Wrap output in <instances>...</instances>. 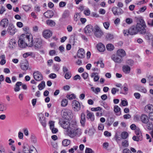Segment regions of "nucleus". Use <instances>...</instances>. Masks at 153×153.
Masks as SVG:
<instances>
[{
	"instance_id": "1",
	"label": "nucleus",
	"mask_w": 153,
	"mask_h": 153,
	"mask_svg": "<svg viewBox=\"0 0 153 153\" xmlns=\"http://www.w3.org/2000/svg\"><path fill=\"white\" fill-rule=\"evenodd\" d=\"M71 130L68 131V136L71 138L79 137L82 134V129L79 128L76 122H73L71 126Z\"/></svg>"
},
{
	"instance_id": "2",
	"label": "nucleus",
	"mask_w": 153,
	"mask_h": 153,
	"mask_svg": "<svg viewBox=\"0 0 153 153\" xmlns=\"http://www.w3.org/2000/svg\"><path fill=\"white\" fill-rule=\"evenodd\" d=\"M136 26L139 32L140 33L144 34L146 33L145 28L146 26L143 19H138Z\"/></svg>"
},
{
	"instance_id": "3",
	"label": "nucleus",
	"mask_w": 153,
	"mask_h": 153,
	"mask_svg": "<svg viewBox=\"0 0 153 153\" xmlns=\"http://www.w3.org/2000/svg\"><path fill=\"white\" fill-rule=\"evenodd\" d=\"M22 37H23V39H24L27 43L28 46L31 47L33 45V37L31 34L29 33L23 34L22 35Z\"/></svg>"
},
{
	"instance_id": "4",
	"label": "nucleus",
	"mask_w": 153,
	"mask_h": 153,
	"mask_svg": "<svg viewBox=\"0 0 153 153\" xmlns=\"http://www.w3.org/2000/svg\"><path fill=\"white\" fill-rule=\"evenodd\" d=\"M62 117L67 120H70L73 117V114L71 110L69 109H65L62 112Z\"/></svg>"
},
{
	"instance_id": "5",
	"label": "nucleus",
	"mask_w": 153,
	"mask_h": 153,
	"mask_svg": "<svg viewBox=\"0 0 153 153\" xmlns=\"http://www.w3.org/2000/svg\"><path fill=\"white\" fill-rule=\"evenodd\" d=\"M59 123L60 125L63 128L67 130L68 133L71 130V126L73 124H70L69 121H60Z\"/></svg>"
},
{
	"instance_id": "6",
	"label": "nucleus",
	"mask_w": 153,
	"mask_h": 153,
	"mask_svg": "<svg viewBox=\"0 0 153 153\" xmlns=\"http://www.w3.org/2000/svg\"><path fill=\"white\" fill-rule=\"evenodd\" d=\"M94 29V34L97 37L100 38L103 35V32L98 26H95Z\"/></svg>"
},
{
	"instance_id": "7",
	"label": "nucleus",
	"mask_w": 153,
	"mask_h": 153,
	"mask_svg": "<svg viewBox=\"0 0 153 153\" xmlns=\"http://www.w3.org/2000/svg\"><path fill=\"white\" fill-rule=\"evenodd\" d=\"M72 106L73 108L75 111H79L81 108V106L79 102L76 100H73L72 103Z\"/></svg>"
},
{
	"instance_id": "8",
	"label": "nucleus",
	"mask_w": 153,
	"mask_h": 153,
	"mask_svg": "<svg viewBox=\"0 0 153 153\" xmlns=\"http://www.w3.org/2000/svg\"><path fill=\"white\" fill-rule=\"evenodd\" d=\"M94 27L91 25H87L84 28V32L86 35H91L93 31Z\"/></svg>"
},
{
	"instance_id": "9",
	"label": "nucleus",
	"mask_w": 153,
	"mask_h": 153,
	"mask_svg": "<svg viewBox=\"0 0 153 153\" xmlns=\"http://www.w3.org/2000/svg\"><path fill=\"white\" fill-rule=\"evenodd\" d=\"M33 45L36 49L40 48L42 46V41L41 39L36 38L34 39Z\"/></svg>"
},
{
	"instance_id": "10",
	"label": "nucleus",
	"mask_w": 153,
	"mask_h": 153,
	"mask_svg": "<svg viewBox=\"0 0 153 153\" xmlns=\"http://www.w3.org/2000/svg\"><path fill=\"white\" fill-rule=\"evenodd\" d=\"M34 79L36 81H40L43 79V76L41 73L39 71H34L33 73Z\"/></svg>"
},
{
	"instance_id": "11",
	"label": "nucleus",
	"mask_w": 153,
	"mask_h": 153,
	"mask_svg": "<svg viewBox=\"0 0 153 153\" xmlns=\"http://www.w3.org/2000/svg\"><path fill=\"white\" fill-rule=\"evenodd\" d=\"M38 117L41 124L44 127H45L46 126V121L44 114L42 113L39 114Z\"/></svg>"
},
{
	"instance_id": "12",
	"label": "nucleus",
	"mask_w": 153,
	"mask_h": 153,
	"mask_svg": "<svg viewBox=\"0 0 153 153\" xmlns=\"http://www.w3.org/2000/svg\"><path fill=\"white\" fill-rule=\"evenodd\" d=\"M18 43L19 46L22 48H24L27 46V44L24 39H23V37H22V35L18 41Z\"/></svg>"
},
{
	"instance_id": "13",
	"label": "nucleus",
	"mask_w": 153,
	"mask_h": 153,
	"mask_svg": "<svg viewBox=\"0 0 153 153\" xmlns=\"http://www.w3.org/2000/svg\"><path fill=\"white\" fill-rule=\"evenodd\" d=\"M112 11L114 14L115 16L120 15L123 13V11L122 9L117 7H113L112 8Z\"/></svg>"
},
{
	"instance_id": "14",
	"label": "nucleus",
	"mask_w": 153,
	"mask_h": 153,
	"mask_svg": "<svg viewBox=\"0 0 153 153\" xmlns=\"http://www.w3.org/2000/svg\"><path fill=\"white\" fill-rule=\"evenodd\" d=\"M7 32L11 35H14L16 32V28L12 25H10L7 29Z\"/></svg>"
},
{
	"instance_id": "15",
	"label": "nucleus",
	"mask_w": 153,
	"mask_h": 153,
	"mask_svg": "<svg viewBox=\"0 0 153 153\" xmlns=\"http://www.w3.org/2000/svg\"><path fill=\"white\" fill-rule=\"evenodd\" d=\"M117 55H115L113 54L111 56V59H112L115 62L118 63H120L123 61V59L122 57H119Z\"/></svg>"
},
{
	"instance_id": "16",
	"label": "nucleus",
	"mask_w": 153,
	"mask_h": 153,
	"mask_svg": "<svg viewBox=\"0 0 153 153\" xmlns=\"http://www.w3.org/2000/svg\"><path fill=\"white\" fill-rule=\"evenodd\" d=\"M140 121L144 124H147L149 121V118L146 114H143L140 116Z\"/></svg>"
},
{
	"instance_id": "17",
	"label": "nucleus",
	"mask_w": 153,
	"mask_h": 153,
	"mask_svg": "<svg viewBox=\"0 0 153 153\" xmlns=\"http://www.w3.org/2000/svg\"><path fill=\"white\" fill-rule=\"evenodd\" d=\"M146 124V125L145 126V128L151 130L149 133L151 134L152 137L153 138V125L151 122H149Z\"/></svg>"
},
{
	"instance_id": "18",
	"label": "nucleus",
	"mask_w": 153,
	"mask_h": 153,
	"mask_svg": "<svg viewBox=\"0 0 153 153\" xmlns=\"http://www.w3.org/2000/svg\"><path fill=\"white\" fill-rule=\"evenodd\" d=\"M145 111L148 113L153 112V105L149 104L146 105L144 108Z\"/></svg>"
},
{
	"instance_id": "19",
	"label": "nucleus",
	"mask_w": 153,
	"mask_h": 153,
	"mask_svg": "<svg viewBox=\"0 0 153 153\" xmlns=\"http://www.w3.org/2000/svg\"><path fill=\"white\" fill-rule=\"evenodd\" d=\"M9 24L8 20L6 18L2 19L0 22V26L4 28H5L7 27Z\"/></svg>"
},
{
	"instance_id": "20",
	"label": "nucleus",
	"mask_w": 153,
	"mask_h": 153,
	"mask_svg": "<svg viewBox=\"0 0 153 153\" xmlns=\"http://www.w3.org/2000/svg\"><path fill=\"white\" fill-rule=\"evenodd\" d=\"M85 55L84 50L82 48H81L78 50L77 53V57L80 58H83Z\"/></svg>"
},
{
	"instance_id": "21",
	"label": "nucleus",
	"mask_w": 153,
	"mask_h": 153,
	"mask_svg": "<svg viewBox=\"0 0 153 153\" xmlns=\"http://www.w3.org/2000/svg\"><path fill=\"white\" fill-rule=\"evenodd\" d=\"M43 36L46 38L50 37L52 35V33L51 31L48 30H45L43 33Z\"/></svg>"
},
{
	"instance_id": "22",
	"label": "nucleus",
	"mask_w": 153,
	"mask_h": 153,
	"mask_svg": "<svg viewBox=\"0 0 153 153\" xmlns=\"http://www.w3.org/2000/svg\"><path fill=\"white\" fill-rule=\"evenodd\" d=\"M130 34L131 35H133L136 34L139 31L137 29L136 26H132L129 29Z\"/></svg>"
},
{
	"instance_id": "23",
	"label": "nucleus",
	"mask_w": 153,
	"mask_h": 153,
	"mask_svg": "<svg viewBox=\"0 0 153 153\" xmlns=\"http://www.w3.org/2000/svg\"><path fill=\"white\" fill-rule=\"evenodd\" d=\"M122 70L123 72L125 74H129L130 72L131 68L127 65H124L122 67Z\"/></svg>"
},
{
	"instance_id": "24",
	"label": "nucleus",
	"mask_w": 153,
	"mask_h": 153,
	"mask_svg": "<svg viewBox=\"0 0 153 153\" xmlns=\"http://www.w3.org/2000/svg\"><path fill=\"white\" fill-rule=\"evenodd\" d=\"M97 50L101 52H103L105 50V46L101 43H100L97 45Z\"/></svg>"
},
{
	"instance_id": "25",
	"label": "nucleus",
	"mask_w": 153,
	"mask_h": 153,
	"mask_svg": "<svg viewBox=\"0 0 153 153\" xmlns=\"http://www.w3.org/2000/svg\"><path fill=\"white\" fill-rule=\"evenodd\" d=\"M117 54L118 56L122 57L124 56L126 54L125 51L122 49H119L117 52Z\"/></svg>"
},
{
	"instance_id": "26",
	"label": "nucleus",
	"mask_w": 153,
	"mask_h": 153,
	"mask_svg": "<svg viewBox=\"0 0 153 153\" xmlns=\"http://www.w3.org/2000/svg\"><path fill=\"white\" fill-rule=\"evenodd\" d=\"M80 123L82 126H84L85 122V115L84 113H82L81 115Z\"/></svg>"
},
{
	"instance_id": "27",
	"label": "nucleus",
	"mask_w": 153,
	"mask_h": 153,
	"mask_svg": "<svg viewBox=\"0 0 153 153\" xmlns=\"http://www.w3.org/2000/svg\"><path fill=\"white\" fill-rule=\"evenodd\" d=\"M114 111L117 114L120 115L121 114L120 108L117 105H115L114 107Z\"/></svg>"
},
{
	"instance_id": "28",
	"label": "nucleus",
	"mask_w": 153,
	"mask_h": 153,
	"mask_svg": "<svg viewBox=\"0 0 153 153\" xmlns=\"http://www.w3.org/2000/svg\"><path fill=\"white\" fill-rule=\"evenodd\" d=\"M87 117L91 121H93L94 120V115L93 114L89 112H88V113H87Z\"/></svg>"
},
{
	"instance_id": "29",
	"label": "nucleus",
	"mask_w": 153,
	"mask_h": 153,
	"mask_svg": "<svg viewBox=\"0 0 153 153\" xmlns=\"http://www.w3.org/2000/svg\"><path fill=\"white\" fill-rule=\"evenodd\" d=\"M71 143V141L68 139L64 140L62 141V145L66 147L69 145Z\"/></svg>"
},
{
	"instance_id": "30",
	"label": "nucleus",
	"mask_w": 153,
	"mask_h": 153,
	"mask_svg": "<svg viewBox=\"0 0 153 153\" xmlns=\"http://www.w3.org/2000/svg\"><path fill=\"white\" fill-rule=\"evenodd\" d=\"M16 43V42L14 39H11L9 42V47H10L11 48H13L15 47Z\"/></svg>"
},
{
	"instance_id": "31",
	"label": "nucleus",
	"mask_w": 153,
	"mask_h": 153,
	"mask_svg": "<svg viewBox=\"0 0 153 153\" xmlns=\"http://www.w3.org/2000/svg\"><path fill=\"white\" fill-rule=\"evenodd\" d=\"M7 105L6 104L4 103H0V111H5L7 110Z\"/></svg>"
},
{
	"instance_id": "32",
	"label": "nucleus",
	"mask_w": 153,
	"mask_h": 153,
	"mask_svg": "<svg viewBox=\"0 0 153 153\" xmlns=\"http://www.w3.org/2000/svg\"><path fill=\"white\" fill-rule=\"evenodd\" d=\"M46 24L51 27L54 26L55 25V22L53 20L48 19L46 21Z\"/></svg>"
},
{
	"instance_id": "33",
	"label": "nucleus",
	"mask_w": 153,
	"mask_h": 153,
	"mask_svg": "<svg viewBox=\"0 0 153 153\" xmlns=\"http://www.w3.org/2000/svg\"><path fill=\"white\" fill-rule=\"evenodd\" d=\"M22 85V82H17L16 84V87L14 88V91L16 92L19 91L20 89L19 86Z\"/></svg>"
},
{
	"instance_id": "34",
	"label": "nucleus",
	"mask_w": 153,
	"mask_h": 153,
	"mask_svg": "<svg viewBox=\"0 0 153 153\" xmlns=\"http://www.w3.org/2000/svg\"><path fill=\"white\" fill-rule=\"evenodd\" d=\"M135 132L136 136L143 138L141 132L139 128H136L135 130Z\"/></svg>"
},
{
	"instance_id": "35",
	"label": "nucleus",
	"mask_w": 153,
	"mask_h": 153,
	"mask_svg": "<svg viewBox=\"0 0 153 153\" xmlns=\"http://www.w3.org/2000/svg\"><path fill=\"white\" fill-rule=\"evenodd\" d=\"M28 63L25 62L22 63L21 66V69L23 70H26L28 68Z\"/></svg>"
},
{
	"instance_id": "36",
	"label": "nucleus",
	"mask_w": 153,
	"mask_h": 153,
	"mask_svg": "<svg viewBox=\"0 0 153 153\" xmlns=\"http://www.w3.org/2000/svg\"><path fill=\"white\" fill-rule=\"evenodd\" d=\"M52 12L51 11H47L44 13V16L48 18L51 17L53 16Z\"/></svg>"
},
{
	"instance_id": "37",
	"label": "nucleus",
	"mask_w": 153,
	"mask_h": 153,
	"mask_svg": "<svg viewBox=\"0 0 153 153\" xmlns=\"http://www.w3.org/2000/svg\"><path fill=\"white\" fill-rule=\"evenodd\" d=\"M114 138L116 141L118 143L120 142L122 139L121 137H120V136L119 133L118 134V133H116L114 136Z\"/></svg>"
},
{
	"instance_id": "38",
	"label": "nucleus",
	"mask_w": 153,
	"mask_h": 153,
	"mask_svg": "<svg viewBox=\"0 0 153 153\" xmlns=\"http://www.w3.org/2000/svg\"><path fill=\"white\" fill-rule=\"evenodd\" d=\"M32 150L30 147L25 146L24 148L23 152L24 153H30Z\"/></svg>"
},
{
	"instance_id": "39",
	"label": "nucleus",
	"mask_w": 153,
	"mask_h": 153,
	"mask_svg": "<svg viewBox=\"0 0 153 153\" xmlns=\"http://www.w3.org/2000/svg\"><path fill=\"white\" fill-rule=\"evenodd\" d=\"M0 58L1 59L0 62V64L3 65L6 63V60H5V56L4 55H3L0 56Z\"/></svg>"
},
{
	"instance_id": "40",
	"label": "nucleus",
	"mask_w": 153,
	"mask_h": 153,
	"mask_svg": "<svg viewBox=\"0 0 153 153\" xmlns=\"http://www.w3.org/2000/svg\"><path fill=\"white\" fill-rule=\"evenodd\" d=\"M61 105L62 107L66 106L68 104V100L65 99H63L61 102Z\"/></svg>"
},
{
	"instance_id": "41",
	"label": "nucleus",
	"mask_w": 153,
	"mask_h": 153,
	"mask_svg": "<svg viewBox=\"0 0 153 153\" xmlns=\"http://www.w3.org/2000/svg\"><path fill=\"white\" fill-rule=\"evenodd\" d=\"M114 45L111 44H108L106 45L107 49L109 51H111L113 50L114 49Z\"/></svg>"
},
{
	"instance_id": "42",
	"label": "nucleus",
	"mask_w": 153,
	"mask_h": 153,
	"mask_svg": "<svg viewBox=\"0 0 153 153\" xmlns=\"http://www.w3.org/2000/svg\"><path fill=\"white\" fill-rule=\"evenodd\" d=\"M120 136L122 139H125L128 137V134L127 132L124 131L121 133Z\"/></svg>"
},
{
	"instance_id": "43",
	"label": "nucleus",
	"mask_w": 153,
	"mask_h": 153,
	"mask_svg": "<svg viewBox=\"0 0 153 153\" xmlns=\"http://www.w3.org/2000/svg\"><path fill=\"white\" fill-rule=\"evenodd\" d=\"M114 38L113 35L110 33H107L106 35V38L107 40H110Z\"/></svg>"
},
{
	"instance_id": "44",
	"label": "nucleus",
	"mask_w": 153,
	"mask_h": 153,
	"mask_svg": "<svg viewBox=\"0 0 153 153\" xmlns=\"http://www.w3.org/2000/svg\"><path fill=\"white\" fill-rule=\"evenodd\" d=\"M45 83L44 81H42L38 86V87L39 90H42L45 87Z\"/></svg>"
},
{
	"instance_id": "45",
	"label": "nucleus",
	"mask_w": 153,
	"mask_h": 153,
	"mask_svg": "<svg viewBox=\"0 0 153 153\" xmlns=\"http://www.w3.org/2000/svg\"><path fill=\"white\" fill-rule=\"evenodd\" d=\"M30 139L31 140L32 142L34 143H36L37 142L36 138L35 136L33 134H32L31 135Z\"/></svg>"
},
{
	"instance_id": "46",
	"label": "nucleus",
	"mask_w": 153,
	"mask_h": 153,
	"mask_svg": "<svg viewBox=\"0 0 153 153\" xmlns=\"http://www.w3.org/2000/svg\"><path fill=\"white\" fill-rule=\"evenodd\" d=\"M81 16V14L80 13H77L75 14L74 16V20L75 21L77 22L79 20Z\"/></svg>"
},
{
	"instance_id": "47",
	"label": "nucleus",
	"mask_w": 153,
	"mask_h": 153,
	"mask_svg": "<svg viewBox=\"0 0 153 153\" xmlns=\"http://www.w3.org/2000/svg\"><path fill=\"white\" fill-rule=\"evenodd\" d=\"M132 139L134 141L138 142L139 141H141L143 140V138L137 136H134L132 137Z\"/></svg>"
},
{
	"instance_id": "48",
	"label": "nucleus",
	"mask_w": 153,
	"mask_h": 153,
	"mask_svg": "<svg viewBox=\"0 0 153 153\" xmlns=\"http://www.w3.org/2000/svg\"><path fill=\"white\" fill-rule=\"evenodd\" d=\"M78 146H74L72 148L69 149L68 152L71 153H74V150H76Z\"/></svg>"
},
{
	"instance_id": "49",
	"label": "nucleus",
	"mask_w": 153,
	"mask_h": 153,
	"mask_svg": "<svg viewBox=\"0 0 153 153\" xmlns=\"http://www.w3.org/2000/svg\"><path fill=\"white\" fill-rule=\"evenodd\" d=\"M69 15V12L68 10H65L62 15L63 17L64 18L68 17Z\"/></svg>"
},
{
	"instance_id": "50",
	"label": "nucleus",
	"mask_w": 153,
	"mask_h": 153,
	"mask_svg": "<svg viewBox=\"0 0 153 153\" xmlns=\"http://www.w3.org/2000/svg\"><path fill=\"white\" fill-rule=\"evenodd\" d=\"M140 116L139 115H135L134 117V120L135 122H138L140 121Z\"/></svg>"
},
{
	"instance_id": "51",
	"label": "nucleus",
	"mask_w": 153,
	"mask_h": 153,
	"mask_svg": "<svg viewBox=\"0 0 153 153\" xmlns=\"http://www.w3.org/2000/svg\"><path fill=\"white\" fill-rule=\"evenodd\" d=\"M122 145L123 146L127 147L128 145V142L127 140H125L122 143Z\"/></svg>"
},
{
	"instance_id": "52",
	"label": "nucleus",
	"mask_w": 153,
	"mask_h": 153,
	"mask_svg": "<svg viewBox=\"0 0 153 153\" xmlns=\"http://www.w3.org/2000/svg\"><path fill=\"white\" fill-rule=\"evenodd\" d=\"M96 63L97 64H100V67L102 68H103L104 67V63L102 62V61H98L97 62H94V64Z\"/></svg>"
},
{
	"instance_id": "53",
	"label": "nucleus",
	"mask_w": 153,
	"mask_h": 153,
	"mask_svg": "<svg viewBox=\"0 0 153 153\" xmlns=\"http://www.w3.org/2000/svg\"><path fill=\"white\" fill-rule=\"evenodd\" d=\"M49 124L50 129H52L54 127V122L52 121H50L49 122Z\"/></svg>"
},
{
	"instance_id": "54",
	"label": "nucleus",
	"mask_w": 153,
	"mask_h": 153,
	"mask_svg": "<svg viewBox=\"0 0 153 153\" xmlns=\"http://www.w3.org/2000/svg\"><path fill=\"white\" fill-rule=\"evenodd\" d=\"M103 25L105 28L108 30L110 26V23L108 22H105L103 23Z\"/></svg>"
},
{
	"instance_id": "55",
	"label": "nucleus",
	"mask_w": 153,
	"mask_h": 153,
	"mask_svg": "<svg viewBox=\"0 0 153 153\" xmlns=\"http://www.w3.org/2000/svg\"><path fill=\"white\" fill-rule=\"evenodd\" d=\"M71 74L70 72H67L65 76V77L66 79H69L71 77Z\"/></svg>"
},
{
	"instance_id": "56",
	"label": "nucleus",
	"mask_w": 153,
	"mask_h": 153,
	"mask_svg": "<svg viewBox=\"0 0 153 153\" xmlns=\"http://www.w3.org/2000/svg\"><path fill=\"white\" fill-rule=\"evenodd\" d=\"M139 90L144 93H146L147 91L146 90L144 87L142 86H140L139 88Z\"/></svg>"
},
{
	"instance_id": "57",
	"label": "nucleus",
	"mask_w": 153,
	"mask_h": 153,
	"mask_svg": "<svg viewBox=\"0 0 153 153\" xmlns=\"http://www.w3.org/2000/svg\"><path fill=\"white\" fill-rule=\"evenodd\" d=\"M91 110L93 111H100L101 110V108L100 107H98L96 108H91Z\"/></svg>"
},
{
	"instance_id": "58",
	"label": "nucleus",
	"mask_w": 153,
	"mask_h": 153,
	"mask_svg": "<svg viewBox=\"0 0 153 153\" xmlns=\"http://www.w3.org/2000/svg\"><path fill=\"white\" fill-rule=\"evenodd\" d=\"M123 33L125 36H128L129 34H130V33L129 29L124 30Z\"/></svg>"
},
{
	"instance_id": "59",
	"label": "nucleus",
	"mask_w": 153,
	"mask_h": 153,
	"mask_svg": "<svg viewBox=\"0 0 153 153\" xmlns=\"http://www.w3.org/2000/svg\"><path fill=\"white\" fill-rule=\"evenodd\" d=\"M146 36L149 40L152 39L153 38V36L150 33H146Z\"/></svg>"
},
{
	"instance_id": "60",
	"label": "nucleus",
	"mask_w": 153,
	"mask_h": 153,
	"mask_svg": "<svg viewBox=\"0 0 153 153\" xmlns=\"http://www.w3.org/2000/svg\"><path fill=\"white\" fill-rule=\"evenodd\" d=\"M119 90L116 88H112L111 92L113 94H115L116 92L118 91Z\"/></svg>"
},
{
	"instance_id": "61",
	"label": "nucleus",
	"mask_w": 153,
	"mask_h": 153,
	"mask_svg": "<svg viewBox=\"0 0 153 153\" xmlns=\"http://www.w3.org/2000/svg\"><path fill=\"white\" fill-rule=\"evenodd\" d=\"M23 131L24 132V134L25 135L27 136L29 135L28 131L27 128H24L23 129Z\"/></svg>"
},
{
	"instance_id": "62",
	"label": "nucleus",
	"mask_w": 153,
	"mask_h": 153,
	"mask_svg": "<svg viewBox=\"0 0 153 153\" xmlns=\"http://www.w3.org/2000/svg\"><path fill=\"white\" fill-rule=\"evenodd\" d=\"M84 14L86 16H88L90 14V11L89 9H86L84 11Z\"/></svg>"
},
{
	"instance_id": "63",
	"label": "nucleus",
	"mask_w": 153,
	"mask_h": 153,
	"mask_svg": "<svg viewBox=\"0 0 153 153\" xmlns=\"http://www.w3.org/2000/svg\"><path fill=\"white\" fill-rule=\"evenodd\" d=\"M126 23L128 24H131L133 22L132 19L130 18L126 19Z\"/></svg>"
},
{
	"instance_id": "64",
	"label": "nucleus",
	"mask_w": 153,
	"mask_h": 153,
	"mask_svg": "<svg viewBox=\"0 0 153 153\" xmlns=\"http://www.w3.org/2000/svg\"><path fill=\"white\" fill-rule=\"evenodd\" d=\"M93 151L90 148H87L85 150V153H92Z\"/></svg>"
}]
</instances>
